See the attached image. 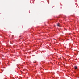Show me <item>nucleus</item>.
<instances>
[{
  "mask_svg": "<svg viewBox=\"0 0 79 79\" xmlns=\"http://www.w3.org/2000/svg\"><path fill=\"white\" fill-rule=\"evenodd\" d=\"M74 68L75 69H77V66H75Z\"/></svg>",
  "mask_w": 79,
  "mask_h": 79,
  "instance_id": "obj_2",
  "label": "nucleus"
},
{
  "mask_svg": "<svg viewBox=\"0 0 79 79\" xmlns=\"http://www.w3.org/2000/svg\"><path fill=\"white\" fill-rule=\"evenodd\" d=\"M4 56L3 55H2V56Z\"/></svg>",
  "mask_w": 79,
  "mask_h": 79,
  "instance_id": "obj_3",
  "label": "nucleus"
},
{
  "mask_svg": "<svg viewBox=\"0 0 79 79\" xmlns=\"http://www.w3.org/2000/svg\"><path fill=\"white\" fill-rule=\"evenodd\" d=\"M57 26H59V27H60V24L59 23H58L57 24Z\"/></svg>",
  "mask_w": 79,
  "mask_h": 79,
  "instance_id": "obj_1",
  "label": "nucleus"
}]
</instances>
